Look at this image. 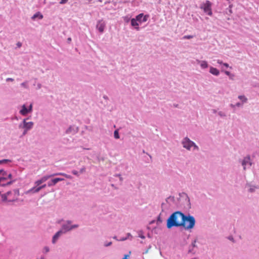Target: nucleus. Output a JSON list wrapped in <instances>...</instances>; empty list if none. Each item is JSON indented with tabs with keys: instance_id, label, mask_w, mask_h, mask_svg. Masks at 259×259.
I'll use <instances>...</instances> for the list:
<instances>
[{
	"instance_id": "obj_25",
	"label": "nucleus",
	"mask_w": 259,
	"mask_h": 259,
	"mask_svg": "<svg viewBox=\"0 0 259 259\" xmlns=\"http://www.w3.org/2000/svg\"><path fill=\"white\" fill-rule=\"evenodd\" d=\"M193 38V36L192 35H185L183 37V38H184V39H190V38Z\"/></svg>"
},
{
	"instance_id": "obj_28",
	"label": "nucleus",
	"mask_w": 259,
	"mask_h": 259,
	"mask_svg": "<svg viewBox=\"0 0 259 259\" xmlns=\"http://www.w3.org/2000/svg\"><path fill=\"white\" fill-rule=\"evenodd\" d=\"M68 0H61L60 2V4H64L67 2Z\"/></svg>"
},
{
	"instance_id": "obj_36",
	"label": "nucleus",
	"mask_w": 259,
	"mask_h": 259,
	"mask_svg": "<svg viewBox=\"0 0 259 259\" xmlns=\"http://www.w3.org/2000/svg\"><path fill=\"white\" fill-rule=\"evenodd\" d=\"M21 85L24 87H26V83L25 82L22 83Z\"/></svg>"
},
{
	"instance_id": "obj_43",
	"label": "nucleus",
	"mask_w": 259,
	"mask_h": 259,
	"mask_svg": "<svg viewBox=\"0 0 259 259\" xmlns=\"http://www.w3.org/2000/svg\"><path fill=\"white\" fill-rule=\"evenodd\" d=\"M68 41H71V38H68Z\"/></svg>"
},
{
	"instance_id": "obj_15",
	"label": "nucleus",
	"mask_w": 259,
	"mask_h": 259,
	"mask_svg": "<svg viewBox=\"0 0 259 259\" xmlns=\"http://www.w3.org/2000/svg\"><path fill=\"white\" fill-rule=\"evenodd\" d=\"M209 72L210 73L214 75H219L220 74L219 71L215 68L210 67Z\"/></svg>"
},
{
	"instance_id": "obj_44",
	"label": "nucleus",
	"mask_w": 259,
	"mask_h": 259,
	"mask_svg": "<svg viewBox=\"0 0 259 259\" xmlns=\"http://www.w3.org/2000/svg\"><path fill=\"white\" fill-rule=\"evenodd\" d=\"M142 238H144V237L143 236H142Z\"/></svg>"
},
{
	"instance_id": "obj_17",
	"label": "nucleus",
	"mask_w": 259,
	"mask_h": 259,
	"mask_svg": "<svg viewBox=\"0 0 259 259\" xmlns=\"http://www.w3.org/2000/svg\"><path fill=\"white\" fill-rule=\"evenodd\" d=\"M37 17H38V18H39V19H42V18H43V16H42V15H41L39 12H37V13H35V14L33 16V17H32V18L33 19H35V18H37Z\"/></svg>"
},
{
	"instance_id": "obj_16",
	"label": "nucleus",
	"mask_w": 259,
	"mask_h": 259,
	"mask_svg": "<svg viewBox=\"0 0 259 259\" xmlns=\"http://www.w3.org/2000/svg\"><path fill=\"white\" fill-rule=\"evenodd\" d=\"M197 62L200 64L202 68L204 69L208 67V64L206 61L197 60Z\"/></svg>"
},
{
	"instance_id": "obj_12",
	"label": "nucleus",
	"mask_w": 259,
	"mask_h": 259,
	"mask_svg": "<svg viewBox=\"0 0 259 259\" xmlns=\"http://www.w3.org/2000/svg\"><path fill=\"white\" fill-rule=\"evenodd\" d=\"M63 180H64V179H63V178H55V179H53L51 181V182H49L48 184V186L50 187L53 185H55L58 182L62 181Z\"/></svg>"
},
{
	"instance_id": "obj_33",
	"label": "nucleus",
	"mask_w": 259,
	"mask_h": 259,
	"mask_svg": "<svg viewBox=\"0 0 259 259\" xmlns=\"http://www.w3.org/2000/svg\"><path fill=\"white\" fill-rule=\"evenodd\" d=\"M225 74H226V75H228V76H230V75H231V73H230V72H229V71H226L225 72Z\"/></svg>"
},
{
	"instance_id": "obj_34",
	"label": "nucleus",
	"mask_w": 259,
	"mask_h": 259,
	"mask_svg": "<svg viewBox=\"0 0 259 259\" xmlns=\"http://www.w3.org/2000/svg\"><path fill=\"white\" fill-rule=\"evenodd\" d=\"M111 244H112V242H110L109 243H107V244H105V246H110V245H111Z\"/></svg>"
},
{
	"instance_id": "obj_10",
	"label": "nucleus",
	"mask_w": 259,
	"mask_h": 259,
	"mask_svg": "<svg viewBox=\"0 0 259 259\" xmlns=\"http://www.w3.org/2000/svg\"><path fill=\"white\" fill-rule=\"evenodd\" d=\"M242 164L243 166L244 169H246V166L248 164L249 166L251 165V162H250V158L249 156L245 157L242 161Z\"/></svg>"
},
{
	"instance_id": "obj_35",
	"label": "nucleus",
	"mask_w": 259,
	"mask_h": 259,
	"mask_svg": "<svg viewBox=\"0 0 259 259\" xmlns=\"http://www.w3.org/2000/svg\"><path fill=\"white\" fill-rule=\"evenodd\" d=\"M6 80H7V81H13V80H14V79H13V78H8L6 79Z\"/></svg>"
},
{
	"instance_id": "obj_31",
	"label": "nucleus",
	"mask_w": 259,
	"mask_h": 259,
	"mask_svg": "<svg viewBox=\"0 0 259 259\" xmlns=\"http://www.w3.org/2000/svg\"><path fill=\"white\" fill-rule=\"evenodd\" d=\"M128 257L129 255L128 254H125L122 259H129Z\"/></svg>"
},
{
	"instance_id": "obj_8",
	"label": "nucleus",
	"mask_w": 259,
	"mask_h": 259,
	"mask_svg": "<svg viewBox=\"0 0 259 259\" xmlns=\"http://www.w3.org/2000/svg\"><path fill=\"white\" fill-rule=\"evenodd\" d=\"M70 224V222H68V224L63 225L62 226V230L63 231V233H65L67 231H69L72 229L76 228L78 227L77 225H74L72 226H69V225Z\"/></svg>"
},
{
	"instance_id": "obj_7",
	"label": "nucleus",
	"mask_w": 259,
	"mask_h": 259,
	"mask_svg": "<svg viewBox=\"0 0 259 259\" xmlns=\"http://www.w3.org/2000/svg\"><path fill=\"white\" fill-rule=\"evenodd\" d=\"M106 26V23L103 20H99L97 22L96 28L100 33H103Z\"/></svg>"
},
{
	"instance_id": "obj_11",
	"label": "nucleus",
	"mask_w": 259,
	"mask_h": 259,
	"mask_svg": "<svg viewBox=\"0 0 259 259\" xmlns=\"http://www.w3.org/2000/svg\"><path fill=\"white\" fill-rule=\"evenodd\" d=\"M23 127L25 128L26 130L31 129L33 125V123L32 122L30 121L27 122L25 120H23Z\"/></svg>"
},
{
	"instance_id": "obj_42",
	"label": "nucleus",
	"mask_w": 259,
	"mask_h": 259,
	"mask_svg": "<svg viewBox=\"0 0 259 259\" xmlns=\"http://www.w3.org/2000/svg\"><path fill=\"white\" fill-rule=\"evenodd\" d=\"M27 131H28V130H26L25 129V131H24V133H23V135H25V134L27 133Z\"/></svg>"
},
{
	"instance_id": "obj_2",
	"label": "nucleus",
	"mask_w": 259,
	"mask_h": 259,
	"mask_svg": "<svg viewBox=\"0 0 259 259\" xmlns=\"http://www.w3.org/2000/svg\"><path fill=\"white\" fill-rule=\"evenodd\" d=\"M19 195V192L18 190H14L10 191L6 194L2 195V199L3 201L12 202L17 199Z\"/></svg>"
},
{
	"instance_id": "obj_45",
	"label": "nucleus",
	"mask_w": 259,
	"mask_h": 259,
	"mask_svg": "<svg viewBox=\"0 0 259 259\" xmlns=\"http://www.w3.org/2000/svg\"><path fill=\"white\" fill-rule=\"evenodd\" d=\"M142 238H144V237L143 236H142Z\"/></svg>"
},
{
	"instance_id": "obj_41",
	"label": "nucleus",
	"mask_w": 259,
	"mask_h": 259,
	"mask_svg": "<svg viewBox=\"0 0 259 259\" xmlns=\"http://www.w3.org/2000/svg\"><path fill=\"white\" fill-rule=\"evenodd\" d=\"M236 106H237L239 107V106H241V104H240V103H237V104H236Z\"/></svg>"
},
{
	"instance_id": "obj_22",
	"label": "nucleus",
	"mask_w": 259,
	"mask_h": 259,
	"mask_svg": "<svg viewBox=\"0 0 259 259\" xmlns=\"http://www.w3.org/2000/svg\"><path fill=\"white\" fill-rule=\"evenodd\" d=\"M114 136L115 139H119V136L117 131H115L114 133Z\"/></svg>"
},
{
	"instance_id": "obj_29",
	"label": "nucleus",
	"mask_w": 259,
	"mask_h": 259,
	"mask_svg": "<svg viewBox=\"0 0 259 259\" xmlns=\"http://www.w3.org/2000/svg\"><path fill=\"white\" fill-rule=\"evenodd\" d=\"M8 161H9V160H7V159H4V160H0V164L6 163Z\"/></svg>"
},
{
	"instance_id": "obj_24",
	"label": "nucleus",
	"mask_w": 259,
	"mask_h": 259,
	"mask_svg": "<svg viewBox=\"0 0 259 259\" xmlns=\"http://www.w3.org/2000/svg\"><path fill=\"white\" fill-rule=\"evenodd\" d=\"M148 18V15H145L144 16H143L142 22H146V21H147Z\"/></svg>"
},
{
	"instance_id": "obj_3",
	"label": "nucleus",
	"mask_w": 259,
	"mask_h": 259,
	"mask_svg": "<svg viewBox=\"0 0 259 259\" xmlns=\"http://www.w3.org/2000/svg\"><path fill=\"white\" fill-rule=\"evenodd\" d=\"M58 175L63 176L65 178H68V179H72V177L71 176L68 175L65 173L60 172V173L54 174L51 175L45 176L42 177L40 180L36 181L35 183L37 186H38V185H40L41 183L46 182L49 178L54 177L55 176H58Z\"/></svg>"
},
{
	"instance_id": "obj_39",
	"label": "nucleus",
	"mask_w": 259,
	"mask_h": 259,
	"mask_svg": "<svg viewBox=\"0 0 259 259\" xmlns=\"http://www.w3.org/2000/svg\"><path fill=\"white\" fill-rule=\"evenodd\" d=\"M40 188H41V189H42V188H44L46 187V184H44L43 185H42L41 186H40Z\"/></svg>"
},
{
	"instance_id": "obj_5",
	"label": "nucleus",
	"mask_w": 259,
	"mask_h": 259,
	"mask_svg": "<svg viewBox=\"0 0 259 259\" xmlns=\"http://www.w3.org/2000/svg\"><path fill=\"white\" fill-rule=\"evenodd\" d=\"M211 6L212 4L210 1H206L205 2L201 4L200 8L203 10L205 13L211 16L212 15Z\"/></svg>"
},
{
	"instance_id": "obj_40",
	"label": "nucleus",
	"mask_w": 259,
	"mask_h": 259,
	"mask_svg": "<svg viewBox=\"0 0 259 259\" xmlns=\"http://www.w3.org/2000/svg\"><path fill=\"white\" fill-rule=\"evenodd\" d=\"M254 189L253 188H250V189H249V191L250 192H253L254 191Z\"/></svg>"
},
{
	"instance_id": "obj_32",
	"label": "nucleus",
	"mask_w": 259,
	"mask_h": 259,
	"mask_svg": "<svg viewBox=\"0 0 259 259\" xmlns=\"http://www.w3.org/2000/svg\"><path fill=\"white\" fill-rule=\"evenodd\" d=\"M17 46H18V47L20 48L22 46V44L20 42H18L17 44Z\"/></svg>"
},
{
	"instance_id": "obj_38",
	"label": "nucleus",
	"mask_w": 259,
	"mask_h": 259,
	"mask_svg": "<svg viewBox=\"0 0 259 259\" xmlns=\"http://www.w3.org/2000/svg\"><path fill=\"white\" fill-rule=\"evenodd\" d=\"M223 65L225 66V67H229V64H227V63H223Z\"/></svg>"
},
{
	"instance_id": "obj_37",
	"label": "nucleus",
	"mask_w": 259,
	"mask_h": 259,
	"mask_svg": "<svg viewBox=\"0 0 259 259\" xmlns=\"http://www.w3.org/2000/svg\"><path fill=\"white\" fill-rule=\"evenodd\" d=\"M217 62H218V63H219V64H223V63L222 61H221V60H217Z\"/></svg>"
},
{
	"instance_id": "obj_30",
	"label": "nucleus",
	"mask_w": 259,
	"mask_h": 259,
	"mask_svg": "<svg viewBox=\"0 0 259 259\" xmlns=\"http://www.w3.org/2000/svg\"><path fill=\"white\" fill-rule=\"evenodd\" d=\"M44 250H45V252H49V247H45L44 248Z\"/></svg>"
},
{
	"instance_id": "obj_6",
	"label": "nucleus",
	"mask_w": 259,
	"mask_h": 259,
	"mask_svg": "<svg viewBox=\"0 0 259 259\" xmlns=\"http://www.w3.org/2000/svg\"><path fill=\"white\" fill-rule=\"evenodd\" d=\"M183 145L184 148L190 150L191 147H194V149H198V147L194 144V143L189 139L186 138L183 141Z\"/></svg>"
},
{
	"instance_id": "obj_9",
	"label": "nucleus",
	"mask_w": 259,
	"mask_h": 259,
	"mask_svg": "<svg viewBox=\"0 0 259 259\" xmlns=\"http://www.w3.org/2000/svg\"><path fill=\"white\" fill-rule=\"evenodd\" d=\"M32 105L30 104L29 106V108L28 109L25 105H23L22 107V109L20 110V113L23 115H25L28 112H31L32 111Z\"/></svg>"
},
{
	"instance_id": "obj_13",
	"label": "nucleus",
	"mask_w": 259,
	"mask_h": 259,
	"mask_svg": "<svg viewBox=\"0 0 259 259\" xmlns=\"http://www.w3.org/2000/svg\"><path fill=\"white\" fill-rule=\"evenodd\" d=\"M63 234V231L60 230L58 232H57L55 235L53 236V239H52V242L53 243H55L56 241V240L58 239L59 236Z\"/></svg>"
},
{
	"instance_id": "obj_23",
	"label": "nucleus",
	"mask_w": 259,
	"mask_h": 259,
	"mask_svg": "<svg viewBox=\"0 0 259 259\" xmlns=\"http://www.w3.org/2000/svg\"><path fill=\"white\" fill-rule=\"evenodd\" d=\"M7 172L6 171L4 170L3 169H0V176H2V175H6Z\"/></svg>"
},
{
	"instance_id": "obj_26",
	"label": "nucleus",
	"mask_w": 259,
	"mask_h": 259,
	"mask_svg": "<svg viewBox=\"0 0 259 259\" xmlns=\"http://www.w3.org/2000/svg\"><path fill=\"white\" fill-rule=\"evenodd\" d=\"M85 171V168L84 167H82L80 169V173H83Z\"/></svg>"
},
{
	"instance_id": "obj_21",
	"label": "nucleus",
	"mask_w": 259,
	"mask_h": 259,
	"mask_svg": "<svg viewBox=\"0 0 259 259\" xmlns=\"http://www.w3.org/2000/svg\"><path fill=\"white\" fill-rule=\"evenodd\" d=\"M40 190H41V188H40V187H38L36 188H34H34H33L31 190V191H33V192H35V193H36V192H39Z\"/></svg>"
},
{
	"instance_id": "obj_14",
	"label": "nucleus",
	"mask_w": 259,
	"mask_h": 259,
	"mask_svg": "<svg viewBox=\"0 0 259 259\" xmlns=\"http://www.w3.org/2000/svg\"><path fill=\"white\" fill-rule=\"evenodd\" d=\"M137 21H138L136 19H134V18L132 19L131 20V25L135 27V28L137 30H139V23L137 22Z\"/></svg>"
},
{
	"instance_id": "obj_4",
	"label": "nucleus",
	"mask_w": 259,
	"mask_h": 259,
	"mask_svg": "<svg viewBox=\"0 0 259 259\" xmlns=\"http://www.w3.org/2000/svg\"><path fill=\"white\" fill-rule=\"evenodd\" d=\"M12 179V175L10 173L7 172L6 175H2L0 177L1 186H5L11 184L13 182Z\"/></svg>"
},
{
	"instance_id": "obj_1",
	"label": "nucleus",
	"mask_w": 259,
	"mask_h": 259,
	"mask_svg": "<svg viewBox=\"0 0 259 259\" xmlns=\"http://www.w3.org/2000/svg\"><path fill=\"white\" fill-rule=\"evenodd\" d=\"M195 224V220L193 217L186 216L180 211L173 213L167 221V227L168 229L171 227L183 226L185 229H192Z\"/></svg>"
},
{
	"instance_id": "obj_19",
	"label": "nucleus",
	"mask_w": 259,
	"mask_h": 259,
	"mask_svg": "<svg viewBox=\"0 0 259 259\" xmlns=\"http://www.w3.org/2000/svg\"><path fill=\"white\" fill-rule=\"evenodd\" d=\"M143 14H140L139 15H138L137 17H136V20L137 21H142V18H143Z\"/></svg>"
},
{
	"instance_id": "obj_20",
	"label": "nucleus",
	"mask_w": 259,
	"mask_h": 259,
	"mask_svg": "<svg viewBox=\"0 0 259 259\" xmlns=\"http://www.w3.org/2000/svg\"><path fill=\"white\" fill-rule=\"evenodd\" d=\"M40 190H41V188H40V187H38L36 188H34H34H33L31 190V191H33V192H35V193H36V192H39Z\"/></svg>"
},
{
	"instance_id": "obj_27",
	"label": "nucleus",
	"mask_w": 259,
	"mask_h": 259,
	"mask_svg": "<svg viewBox=\"0 0 259 259\" xmlns=\"http://www.w3.org/2000/svg\"><path fill=\"white\" fill-rule=\"evenodd\" d=\"M72 174L75 176H78V172L75 170H73L72 171Z\"/></svg>"
},
{
	"instance_id": "obj_18",
	"label": "nucleus",
	"mask_w": 259,
	"mask_h": 259,
	"mask_svg": "<svg viewBox=\"0 0 259 259\" xmlns=\"http://www.w3.org/2000/svg\"><path fill=\"white\" fill-rule=\"evenodd\" d=\"M238 98L241 100L243 102H246L247 101V98L244 96H239Z\"/></svg>"
}]
</instances>
